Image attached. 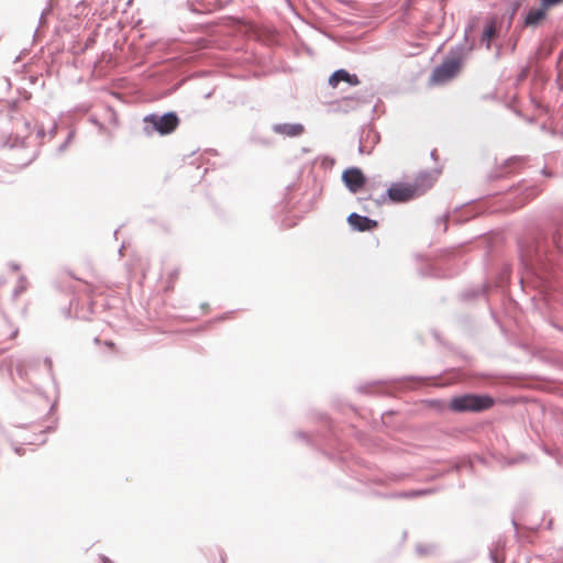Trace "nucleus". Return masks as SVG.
Listing matches in <instances>:
<instances>
[{
    "label": "nucleus",
    "instance_id": "obj_1",
    "mask_svg": "<svg viewBox=\"0 0 563 563\" xmlns=\"http://www.w3.org/2000/svg\"><path fill=\"white\" fill-rule=\"evenodd\" d=\"M433 186L430 175L421 174L412 181L395 183L387 190L389 199L394 202H407L426 194Z\"/></svg>",
    "mask_w": 563,
    "mask_h": 563
},
{
    "label": "nucleus",
    "instance_id": "obj_2",
    "mask_svg": "<svg viewBox=\"0 0 563 563\" xmlns=\"http://www.w3.org/2000/svg\"><path fill=\"white\" fill-rule=\"evenodd\" d=\"M495 400L487 395L466 394L453 397L449 402V408L455 412H479L490 409Z\"/></svg>",
    "mask_w": 563,
    "mask_h": 563
},
{
    "label": "nucleus",
    "instance_id": "obj_3",
    "mask_svg": "<svg viewBox=\"0 0 563 563\" xmlns=\"http://www.w3.org/2000/svg\"><path fill=\"white\" fill-rule=\"evenodd\" d=\"M144 122L152 124L153 129L161 135L173 133L179 125V119L174 112L164 115L150 114L144 118Z\"/></svg>",
    "mask_w": 563,
    "mask_h": 563
},
{
    "label": "nucleus",
    "instance_id": "obj_4",
    "mask_svg": "<svg viewBox=\"0 0 563 563\" xmlns=\"http://www.w3.org/2000/svg\"><path fill=\"white\" fill-rule=\"evenodd\" d=\"M460 70V63L455 59H450L442 63L437 67L430 78L433 85L444 84L454 78Z\"/></svg>",
    "mask_w": 563,
    "mask_h": 563
},
{
    "label": "nucleus",
    "instance_id": "obj_5",
    "mask_svg": "<svg viewBox=\"0 0 563 563\" xmlns=\"http://www.w3.org/2000/svg\"><path fill=\"white\" fill-rule=\"evenodd\" d=\"M342 179L345 186L354 194L360 191L366 183L364 174L358 168H349L344 170Z\"/></svg>",
    "mask_w": 563,
    "mask_h": 563
},
{
    "label": "nucleus",
    "instance_id": "obj_6",
    "mask_svg": "<svg viewBox=\"0 0 563 563\" xmlns=\"http://www.w3.org/2000/svg\"><path fill=\"white\" fill-rule=\"evenodd\" d=\"M347 223L356 231H372L377 228L378 223L367 217L360 216L357 213H351L347 217Z\"/></svg>",
    "mask_w": 563,
    "mask_h": 563
},
{
    "label": "nucleus",
    "instance_id": "obj_7",
    "mask_svg": "<svg viewBox=\"0 0 563 563\" xmlns=\"http://www.w3.org/2000/svg\"><path fill=\"white\" fill-rule=\"evenodd\" d=\"M548 8L541 4L540 8H532L528 11L525 18V26L536 27L540 25L547 18Z\"/></svg>",
    "mask_w": 563,
    "mask_h": 563
},
{
    "label": "nucleus",
    "instance_id": "obj_8",
    "mask_svg": "<svg viewBox=\"0 0 563 563\" xmlns=\"http://www.w3.org/2000/svg\"><path fill=\"white\" fill-rule=\"evenodd\" d=\"M340 81H345L351 86H357L360 84V80L356 75H351L344 69H339L334 71L329 78V85L332 88H335Z\"/></svg>",
    "mask_w": 563,
    "mask_h": 563
},
{
    "label": "nucleus",
    "instance_id": "obj_9",
    "mask_svg": "<svg viewBox=\"0 0 563 563\" xmlns=\"http://www.w3.org/2000/svg\"><path fill=\"white\" fill-rule=\"evenodd\" d=\"M275 131L278 133L288 135V136H298L303 132V126L301 124H279L275 128Z\"/></svg>",
    "mask_w": 563,
    "mask_h": 563
},
{
    "label": "nucleus",
    "instance_id": "obj_10",
    "mask_svg": "<svg viewBox=\"0 0 563 563\" xmlns=\"http://www.w3.org/2000/svg\"><path fill=\"white\" fill-rule=\"evenodd\" d=\"M497 35L496 31V23L494 20L489 21L488 24L485 26L483 35H482V42L486 44V47L490 48V41L495 38Z\"/></svg>",
    "mask_w": 563,
    "mask_h": 563
},
{
    "label": "nucleus",
    "instance_id": "obj_11",
    "mask_svg": "<svg viewBox=\"0 0 563 563\" xmlns=\"http://www.w3.org/2000/svg\"><path fill=\"white\" fill-rule=\"evenodd\" d=\"M179 277V271L178 269H172L168 272L167 279H166V289L173 290L174 284Z\"/></svg>",
    "mask_w": 563,
    "mask_h": 563
},
{
    "label": "nucleus",
    "instance_id": "obj_12",
    "mask_svg": "<svg viewBox=\"0 0 563 563\" xmlns=\"http://www.w3.org/2000/svg\"><path fill=\"white\" fill-rule=\"evenodd\" d=\"M27 288V282L25 278L23 277H20L19 278V285H18V288H16V291H15V296L20 295L21 292H23L25 289Z\"/></svg>",
    "mask_w": 563,
    "mask_h": 563
},
{
    "label": "nucleus",
    "instance_id": "obj_13",
    "mask_svg": "<svg viewBox=\"0 0 563 563\" xmlns=\"http://www.w3.org/2000/svg\"><path fill=\"white\" fill-rule=\"evenodd\" d=\"M540 3L543 7L550 9L552 7H555V5H559V4L563 3V0H540Z\"/></svg>",
    "mask_w": 563,
    "mask_h": 563
},
{
    "label": "nucleus",
    "instance_id": "obj_14",
    "mask_svg": "<svg viewBox=\"0 0 563 563\" xmlns=\"http://www.w3.org/2000/svg\"><path fill=\"white\" fill-rule=\"evenodd\" d=\"M474 25H470L466 30V34L471 33L473 31Z\"/></svg>",
    "mask_w": 563,
    "mask_h": 563
},
{
    "label": "nucleus",
    "instance_id": "obj_15",
    "mask_svg": "<svg viewBox=\"0 0 563 563\" xmlns=\"http://www.w3.org/2000/svg\"><path fill=\"white\" fill-rule=\"evenodd\" d=\"M219 559H220V563H225V560H224V558L221 555V553H219Z\"/></svg>",
    "mask_w": 563,
    "mask_h": 563
},
{
    "label": "nucleus",
    "instance_id": "obj_16",
    "mask_svg": "<svg viewBox=\"0 0 563 563\" xmlns=\"http://www.w3.org/2000/svg\"><path fill=\"white\" fill-rule=\"evenodd\" d=\"M106 345H107V346H110V347H113V346H114V343H113V342H106Z\"/></svg>",
    "mask_w": 563,
    "mask_h": 563
}]
</instances>
